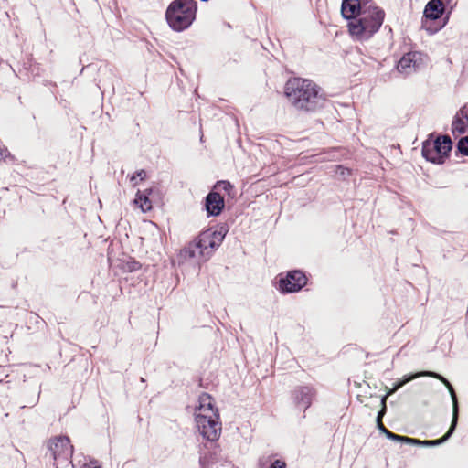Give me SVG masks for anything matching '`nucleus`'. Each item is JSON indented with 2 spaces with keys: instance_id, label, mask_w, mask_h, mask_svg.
<instances>
[{
  "instance_id": "obj_1",
  "label": "nucleus",
  "mask_w": 468,
  "mask_h": 468,
  "mask_svg": "<svg viewBox=\"0 0 468 468\" xmlns=\"http://www.w3.org/2000/svg\"><path fill=\"white\" fill-rule=\"evenodd\" d=\"M344 18L349 20L347 27L350 35L358 41L368 40L376 34L383 24L385 12L380 7L365 2L359 5L354 14L342 13Z\"/></svg>"
},
{
  "instance_id": "obj_2",
  "label": "nucleus",
  "mask_w": 468,
  "mask_h": 468,
  "mask_svg": "<svg viewBox=\"0 0 468 468\" xmlns=\"http://www.w3.org/2000/svg\"><path fill=\"white\" fill-rule=\"evenodd\" d=\"M285 95L297 110L315 112L324 107L326 99L319 86L307 79H290L285 84Z\"/></svg>"
},
{
  "instance_id": "obj_3",
  "label": "nucleus",
  "mask_w": 468,
  "mask_h": 468,
  "mask_svg": "<svg viewBox=\"0 0 468 468\" xmlns=\"http://www.w3.org/2000/svg\"><path fill=\"white\" fill-rule=\"evenodd\" d=\"M197 2L194 0H175L166 9L165 18L175 31H183L190 27L196 17Z\"/></svg>"
},
{
  "instance_id": "obj_4",
  "label": "nucleus",
  "mask_w": 468,
  "mask_h": 468,
  "mask_svg": "<svg viewBox=\"0 0 468 468\" xmlns=\"http://www.w3.org/2000/svg\"><path fill=\"white\" fill-rule=\"evenodd\" d=\"M452 148V142L449 135L439 136L435 140L428 139L423 142L421 154L429 162L443 164Z\"/></svg>"
},
{
  "instance_id": "obj_5",
  "label": "nucleus",
  "mask_w": 468,
  "mask_h": 468,
  "mask_svg": "<svg viewBox=\"0 0 468 468\" xmlns=\"http://www.w3.org/2000/svg\"><path fill=\"white\" fill-rule=\"evenodd\" d=\"M420 377H431L436 379H439L441 382H442L445 387L448 388L452 400V421L458 420V402H457V396L455 394L454 388L452 386V384L448 381L447 378H445L441 374L434 372V371H420L415 374L406 375L403 377L402 379L397 381L393 388L388 391V393L385 395L387 398L393 393H395L397 390H399L400 388H402L404 385H406L408 382L420 378Z\"/></svg>"
},
{
  "instance_id": "obj_6",
  "label": "nucleus",
  "mask_w": 468,
  "mask_h": 468,
  "mask_svg": "<svg viewBox=\"0 0 468 468\" xmlns=\"http://www.w3.org/2000/svg\"><path fill=\"white\" fill-rule=\"evenodd\" d=\"M377 427L382 433H384L386 435V437L388 440H391L394 441H399L402 443L414 445V446L429 447V446H438L440 444H442L446 441H448L449 438L452 435V433L455 431L456 421H452V424H451L449 430L442 437H441L440 439L431 440V441H420L419 439L410 438L407 436H402V435L393 433L392 431H388L383 424L378 425Z\"/></svg>"
},
{
  "instance_id": "obj_7",
  "label": "nucleus",
  "mask_w": 468,
  "mask_h": 468,
  "mask_svg": "<svg viewBox=\"0 0 468 468\" xmlns=\"http://www.w3.org/2000/svg\"><path fill=\"white\" fill-rule=\"evenodd\" d=\"M219 415L196 414V424L199 433L207 441H214L219 438L221 423L218 421Z\"/></svg>"
},
{
  "instance_id": "obj_8",
  "label": "nucleus",
  "mask_w": 468,
  "mask_h": 468,
  "mask_svg": "<svg viewBox=\"0 0 468 468\" xmlns=\"http://www.w3.org/2000/svg\"><path fill=\"white\" fill-rule=\"evenodd\" d=\"M307 282V278L301 271H291L284 277H280L278 289L282 293L299 292Z\"/></svg>"
},
{
  "instance_id": "obj_9",
  "label": "nucleus",
  "mask_w": 468,
  "mask_h": 468,
  "mask_svg": "<svg viewBox=\"0 0 468 468\" xmlns=\"http://www.w3.org/2000/svg\"><path fill=\"white\" fill-rule=\"evenodd\" d=\"M224 235L219 231L207 229L202 232L196 239L198 253L202 256H208L213 250L219 247L223 241Z\"/></svg>"
},
{
  "instance_id": "obj_10",
  "label": "nucleus",
  "mask_w": 468,
  "mask_h": 468,
  "mask_svg": "<svg viewBox=\"0 0 468 468\" xmlns=\"http://www.w3.org/2000/svg\"><path fill=\"white\" fill-rule=\"evenodd\" d=\"M48 447L54 460L62 459L66 461L72 455L73 447L70 445V441L67 436L51 439L48 441Z\"/></svg>"
},
{
  "instance_id": "obj_11",
  "label": "nucleus",
  "mask_w": 468,
  "mask_h": 468,
  "mask_svg": "<svg viewBox=\"0 0 468 468\" xmlns=\"http://www.w3.org/2000/svg\"><path fill=\"white\" fill-rule=\"evenodd\" d=\"M316 396L315 389L311 386H297L292 391V399L296 408L303 412L312 405Z\"/></svg>"
},
{
  "instance_id": "obj_12",
  "label": "nucleus",
  "mask_w": 468,
  "mask_h": 468,
  "mask_svg": "<svg viewBox=\"0 0 468 468\" xmlns=\"http://www.w3.org/2000/svg\"><path fill=\"white\" fill-rule=\"evenodd\" d=\"M225 207L224 197L216 191H210L205 198V209L207 216L220 215Z\"/></svg>"
},
{
  "instance_id": "obj_13",
  "label": "nucleus",
  "mask_w": 468,
  "mask_h": 468,
  "mask_svg": "<svg viewBox=\"0 0 468 468\" xmlns=\"http://www.w3.org/2000/svg\"><path fill=\"white\" fill-rule=\"evenodd\" d=\"M452 133L453 135L468 133V103L464 104L454 115Z\"/></svg>"
},
{
  "instance_id": "obj_14",
  "label": "nucleus",
  "mask_w": 468,
  "mask_h": 468,
  "mask_svg": "<svg viewBox=\"0 0 468 468\" xmlns=\"http://www.w3.org/2000/svg\"><path fill=\"white\" fill-rule=\"evenodd\" d=\"M420 60V54L419 52H409L399 59L397 69L405 75L410 74L419 67Z\"/></svg>"
},
{
  "instance_id": "obj_15",
  "label": "nucleus",
  "mask_w": 468,
  "mask_h": 468,
  "mask_svg": "<svg viewBox=\"0 0 468 468\" xmlns=\"http://www.w3.org/2000/svg\"><path fill=\"white\" fill-rule=\"evenodd\" d=\"M445 11V5L442 0H431L427 3L423 16L427 20H436L440 18Z\"/></svg>"
},
{
  "instance_id": "obj_16",
  "label": "nucleus",
  "mask_w": 468,
  "mask_h": 468,
  "mask_svg": "<svg viewBox=\"0 0 468 468\" xmlns=\"http://www.w3.org/2000/svg\"><path fill=\"white\" fill-rule=\"evenodd\" d=\"M212 398L207 393H202L199 396V405L196 410L197 413H204L206 415H218V410L214 408Z\"/></svg>"
},
{
  "instance_id": "obj_17",
  "label": "nucleus",
  "mask_w": 468,
  "mask_h": 468,
  "mask_svg": "<svg viewBox=\"0 0 468 468\" xmlns=\"http://www.w3.org/2000/svg\"><path fill=\"white\" fill-rule=\"evenodd\" d=\"M153 189L148 188L144 191L138 190L134 203L139 206L143 212H147L152 209V202L149 196L152 194Z\"/></svg>"
},
{
  "instance_id": "obj_18",
  "label": "nucleus",
  "mask_w": 468,
  "mask_h": 468,
  "mask_svg": "<svg viewBox=\"0 0 468 468\" xmlns=\"http://www.w3.org/2000/svg\"><path fill=\"white\" fill-rule=\"evenodd\" d=\"M372 2V0H343L341 5V13L354 14V10L359 7L361 3Z\"/></svg>"
},
{
  "instance_id": "obj_19",
  "label": "nucleus",
  "mask_w": 468,
  "mask_h": 468,
  "mask_svg": "<svg viewBox=\"0 0 468 468\" xmlns=\"http://www.w3.org/2000/svg\"><path fill=\"white\" fill-rule=\"evenodd\" d=\"M197 243L195 240L188 244V246L185 247L181 250L180 256L184 259H192L197 255V251H198Z\"/></svg>"
},
{
  "instance_id": "obj_20",
  "label": "nucleus",
  "mask_w": 468,
  "mask_h": 468,
  "mask_svg": "<svg viewBox=\"0 0 468 468\" xmlns=\"http://www.w3.org/2000/svg\"><path fill=\"white\" fill-rule=\"evenodd\" d=\"M457 149L462 154L468 156V136L462 137L459 140Z\"/></svg>"
},
{
  "instance_id": "obj_21",
  "label": "nucleus",
  "mask_w": 468,
  "mask_h": 468,
  "mask_svg": "<svg viewBox=\"0 0 468 468\" xmlns=\"http://www.w3.org/2000/svg\"><path fill=\"white\" fill-rule=\"evenodd\" d=\"M214 188L221 189L229 195L230 191L233 189V186L229 181H218Z\"/></svg>"
},
{
  "instance_id": "obj_22",
  "label": "nucleus",
  "mask_w": 468,
  "mask_h": 468,
  "mask_svg": "<svg viewBox=\"0 0 468 468\" xmlns=\"http://www.w3.org/2000/svg\"><path fill=\"white\" fill-rule=\"evenodd\" d=\"M141 268V264L136 261H129L125 262L123 269L129 272L135 271Z\"/></svg>"
},
{
  "instance_id": "obj_23",
  "label": "nucleus",
  "mask_w": 468,
  "mask_h": 468,
  "mask_svg": "<svg viewBox=\"0 0 468 468\" xmlns=\"http://www.w3.org/2000/svg\"><path fill=\"white\" fill-rule=\"evenodd\" d=\"M386 401H387V396L382 397V399H381V409L378 412V419H383L384 415L387 412Z\"/></svg>"
},
{
  "instance_id": "obj_24",
  "label": "nucleus",
  "mask_w": 468,
  "mask_h": 468,
  "mask_svg": "<svg viewBox=\"0 0 468 468\" xmlns=\"http://www.w3.org/2000/svg\"><path fill=\"white\" fill-rule=\"evenodd\" d=\"M270 468H286V463L277 459L271 463Z\"/></svg>"
},
{
  "instance_id": "obj_25",
  "label": "nucleus",
  "mask_w": 468,
  "mask_h": 468,
  "mask_svg": "<svg viewBox=\"0 0 468 468\" xmlns=\"http://www.w3.org/2000/svg\"><path fill=\"white\" fill-rule=\"evenodd\" d=\"M140 177L141 180H144L146 177V172L144 170H139L137 171L132 177L131 181L135 180L136 177Z\"/></svg>"
},
{
  "instance_id": "obj_26",
  "label": "nucleus",
  "mask_w": 468,
  "mask_h": 468,
  "mask_svg": "<svg viewBox=\"0 0 468 468\" xmlns=\"http://www.w3.org/2000/svg\"><path fill=\"white\" fill-rule=\"evenodd\" d=\"M83 468H101V465L98 461L94 460L85 463Z\"/></svg>"
},
{
  "instance_id": "obj_27",
  "label": "nucleus",
  "mask_w": 468,
  "mask_h": 468,
  "mask_svg": "<svg viewBox=\"0 0 468 468\" xmlns=\"http://www.w3.org/2000/svg\"><path fill=\"white\" fill-rule=\"evenodd\" d=\"M199 463H200L201 468H207L209 460L207 456H201L199 458Z\"/></svg>"
},
{
  "instance_id": "obj_28",
  "label": "nucleus",
  "mask_w": 468,
  "mask_h": 468,
  "mask_svg": "<svg viewBox=\"0 0 468 468\" xmlns=\"http://www.w3.org/2000/svg\"><path fill=\"white\" fill-rule=\"evenodd\" d=\"M380 424H383L382 423V419H378V416H377V426L380 425Z\"/></svg>"
},
{
  "instance_id": "obj_29",
  "label": "nucleus",
  "mask_w": 468,
  "mask_h": 468,
  "mask_svg": "<svg viewBox=\"0 0 468 468\" xmlns=\"http://www.w3.org/2000/svg\"><path fill=\"white\" fill-rule=\"evenodd\" d=\"M3 159V153H2V150L0 149V161Z\"/></svg>"
}]
</instances>
